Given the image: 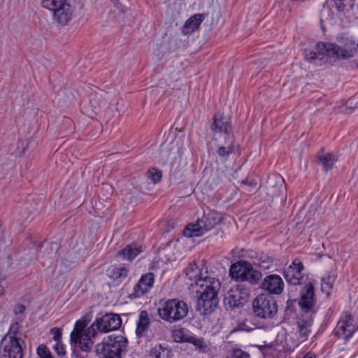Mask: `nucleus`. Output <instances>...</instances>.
<instances>
[{
    "label": "nucleus",
    "instance_id": "nucleus-11",
    "mask_svg": "<svg viewBox=\"0 0 358 358\" xmlns=\"http://www.w3.org/2000/svg\"><path fill=\"white\" fill-rule=\"evenodd\" d=\"M249 289L242 285L231 287L227 293L224 302L230 308L238 307L248 301L249 298Z\"/></svg>",
    "mask_w": 358,
    "mask_h": 358
},
{
    "label": "nucleus",
    "instance_id": "nucleus-34",
    "mask_svg": "<svg viewBox=\"0 0 358 358\" xmlns=\"http://www.w3.org/2000/svg\"><path fill=\"white\" fill-rule=\"evenodd\" d=\"M36 353L39 358H52L50 351L43 344H41L38 347Z\"/></svg>",
    "mask_w": 358,
    "mask_h": 358
},
{
    "label": "nucleus",
    "instance_id": "nucleus-19",
    "mask_svg": "<svg viewBox=\"0 0 358 358\" xmlns=\"http://www.w3.org/2000/svg\"><path fill=\"white\" fill-rule=\"evenodd\" d=\"M204 18L203 14H195L189 17L182 28V34L187 35L196 31Z\"/></svg>",
    "mask_w": 358,
    "mask_h": 358
},
{
    "label": "nucleus",
    "instance_id": "nucleus-35",
    "mask_svg": "<svg viewBox=\"0 0 358 358\" xmlns=\"http://www.w3.org/2000/svg\"><path fill=\"white\" fill-rule=\"evenodd\" d=\"M227 358H250V357L248 353L240 349H234Z\"/></svg>",
    "mask_w": 358,
    "mask_h": 358
},
{
    "label": "nucleus",
    "instance_id": "nucleus-6",
    "mask_svg": "<svg viewBox=\"0 0 358 358\" xmlns=\"http://www.w3.org/2000/svg\"><path fill=\"white\" fill-rule=\"evenodd\" d=\"M42 4L51 11L53 20L57 23L66 24L71 20L73 8L69 0H43Z\"/></svg>",
    "mask_w": 358,
    "mask_h": 358
},
{
    "label": "nucleus",
    "instance_id": "nucleus-43",
    "mask_svg": "<svg viewBox=\"0 0 358 358\" xmlns=\"http://www.w3.org/2000/svg\"><path fill=\"white\" fill-rule=\"evenodd\" d=\"M24 310V306L22 305H18L15 309V313H23Z\"/></svg>",
    "mask_w": 358,
    "mask_h": 358
},
{
    "label": "nucleus",
    "instance_id": "nucleus-8",
    "mask_svg": "<svg viewBox=\"0 0 358 358\" xmlns=\"http://www.w3.org/2000/svg\"><path fill=\"white\" fill-rule=\"evenodd\" d=\"M230 275L240 281H248L251 284L257 282L261 278V273L255 270L250 263L240 261L231 265Z\"/></svg>",
    "mask_w": 358,
    "mask_h": 358
},
{
    "label": "nucleus",
    "instance_id": "nucleus-39",
    "mask_svg": "<svg viewBox=\"0 0 358 358\" xmlns=\"http://www.w3.org/2000/svg\"><path fill=\"white\" fill-rule=\"evenodd\" d=\"M345 1V0H334V3L335 4V6L338 8H344L345 6L343 2Z\"/></svg>",
    "mask_w": 358,
    "mask_h": 358
},
{
    "label": "nucleus",
    "instance_id": "nucleus-25",
    "mask_svg": "<svg viewBox=\"0 0 358 358\" xmlns=\"http://www.w3.org/2000/svg\"><path fill=\"white\" fill-rule=\"evenodd\" d=\"M316 49L317 52L308 49L305 50L304 56L306 59L315 64H321L322 61L324 59L325 57H331L327 54H322L320 52L317 48Z\"/></svg>",
    "mask_w": 358,
    "mask_h": 358
},
{
    "label": "nucleus",
    "instance_id": "nucleus-37",
    "mask_svg": "<svg viewBox=\"0 0 358 358\" xmlns=\"http://www.w3.org/2000/svg\"><path fill=\"white\" fill-rule=\"evenodd\" d=\"M55 352L59 355H65V347L64 344L61 341L55 342V344L53 346Z\"/></svg>",
    "mask_w": 358,
    "mask_h": 358
},
{
    "label": "nucleus",
    "instance_id": "nucleus-22",
    "mask_svg": "<svg viewBox=\"0 0 358 358\" xmlns=\"http://www.w3.org/2000/svg\"><path fill=\"white\" fill-rule=\"evenodd\" d=\"M141 252V248L136 245H129L120 251L117 257L122 260L131 261Z\"/></svg>",
    "mask_w": 358,
    "mask_h": 358
},
{
    "label": "nucleus",
    "instance_id": "nucleus-9",
    "mask_svg": "<svg viewBox=\"0 0 358 358\" xmlns=\"http://www.w3.org/2000/svg\"><path fill=\"white\" fill-rule=\"evenodd\" d=\"M278 306L273 296L260 294L253 301V312L262 318L273 317L277 313Z\"/></svg>",
    "mask_w": 358,
    "mask_h": 358
},
{
    "label": "nucleus",
    "instance_id": "nucleus-48",
    "mask_svg": "<svg viewBox=\"0 0 358 358\" xmlns=\"http://www.w3.org/2000/svg\"><path fill=\"white\" fill-rule=\"evenodd\" d=\"M2 234H3L2 229L0 227V239L2 238Z\"/></svg>",
    "mask_w": 358,
    "mask_h": 358
},
{
    "label": "nucleus",
    "instance_id": "nucleus-27",
    "mask_svg": "<svg viewBox=\"0 0 358 358\" xmlns=\"http://www.w3.org/2000/svg\"><path fill=\"white\" fill-rule=\"evenodd\" d=\"M108 273L113 279H122L126 278L127 270L123 266H111L108 268Z\"/></svg>",
    "mask_w": 358,
    "mask_h": 358
},
{
    "label": "nucleus",
    "instance_id": "nucleus-5",
    "mask_svg": "<svg viewBox=\"0 0 358 358\" xmlns=\"http://www.w3.org/2000/svg\"><path fill=\"white\" fill-rule=\"evenodd\" d=\"M127 340L122 335L108 336L96 346L97 354L107 358H121V353L126 350Z\"/></svg>",
    "mask_w": 358,
    "mask_h": 358
},
{
    "label": "nucleus",
    "instance_id": "nucleus-36",
    "mask_svg": "<svg viewBox=\"0 0 358 358\" xmlns=\"http://www.w3.org/2000/svg\"><path fill=\"white\" fill-rule=\"evenodd\" d=\"M242 188L248 192H253L257 189V183L254 182L243 181Z\"/></svg>",
    "mask_w": 358,
    "mask_h": 358
},
{
    "label": "nucleus",
    "instance_id": "nucleus-7",
    "mask_svg": "<svg viewBox=\"0 0 358 358\" xmlns=\"http://www.w3.org/2000/svg\"><path fill=\"white\" fill-rule=\"evenodd\" d=\"M159 317L173 323L183 319L188 313L186 303L177 299L169 300L158 310Z\"/></svg>",
    "mask_w": 358,
    "mask_h": 358
},
{
    "label": "nucleus",
    "instance_id": "nucleus-26",
    "mask_svg": "<svg viewBox=\"0 0 358 358\" xmlns=\"http://www.w3.org/2000/svg\"><path fill=\"white\" fill-rule=\"evenodd\" d=\"M318 159L320 164L322 166V168L325 171H328L332 169L333 166L336 162V158L331 153L320 155L318 156Z\"/></svg>",
    "mask_w": 358,
    "mask_h": 358
},
{
    "label": "nucleus",
    "instance_id": "nucleus-40",
    "mask_svg": "<svg viewBox=\"0 0 358 358\" xmlns=\"http://www.w3.org/2000/svg\"><path fill=\"white\" fill-rule=\"evenodd\" d=\"M17 329H18V327H17V324H15L14 325H13V326L10 327V330H9V331H8V334L7 335H12V336H15V334H16V332H17Z\"/></svg>",
    "mask_w": 358,
    "mask_h": 358
},
{
    "label": "nucleus",
    "instance_id": "nucleus-44",
    "mask_svg": "<svg viewBox=\"0 0 358 358\" xmlns=\"http://www.w3.org/2000/svg\"><path fill=\"white\" fill-rule=\"evenodd\" d=\"M303 358H316L315 355L311 352L306 354Z\"/></svg>",
    "mask_w": 358,
    "mask_h": 358
},
{
    "label": "nucleus",
    "instance_id": "nucleus-3",
    "mask_svg": "<svg viewBox=\"0 0 358 358\" xmlns=\"http://www.w3.org/2000/svg\"><path fill=\"white\" fill-rule=\"evenodd\" d=\"M317 48L322 54L338 59H349L357 52L355 37L346 34L338 36L336 43L320 42L317 43Z\"/></svg>",
    "mask_w": 358,
    "mask_h": 358
},
{
    "label": "nucleus",
    "instance_id": "nucleus-1",
    "mask_svg": "<svg viewBox=\"0 0 358 358\" xmlns=\"http://www.w3.org/2000/svg\"><path fill=\"white\" fill-rule=\"evenodd\" d=\"M122 323L120 317L114 313H107L99 318L89 327L84 320L76 321L71 333V341L83 352H88L94 344L92 338L96 334V329L108 332L117 329Z\"/></svg>",
    "mask_w": 358,
    "mask_h": 358
},
{
    "label": "nucleus",
    "instance_id": "nucleus-17",
    "mask_svg": "<svg viewBox=\"0 0 358 358\" xmlns=\"http://www.w3.org/2000/svg\"><path fill=\"white\" fill-rule=\"evenodd\" d=\"M208 271L203 268L200 266L196 263L189 264V265L185 269V274L187 278L191 281L189 286L192 288L196 285L199 279L201 277H204L205 274H207Z\"/></svg>",
    "mask_w": 358,
    "mask_h": 358
},
{
    "label": "nucleus",
    "instance_id": "nucleus-24",
    "mask_svg": "<svg viewBox=\"0 0 358 358\" xmlns=\"http://www.w3.org/2000/svg\"><path fill=\"white\" fill-rule=\"evenodd\" d=\"M172 336L177 343H189L192 334L185 328H178L173 331Z\"/></svg>",
    "mask_w": 358,
    "mask_h": 358
},
{
    "label": "nucleus",
    "instance_id": "nucleus-12",
    "mask_svg": "<svg viewBox=\"0 0 358 358\" xmlns=\"http://www.w3.org/2000/svg\"><path fill=\"white\" fill-rule=\"evenodd\" d=\"M356 329V324L351 315L344 313L338 322L335 331L338 336L348 339L352 336Z\"/></svg>",
    "mask_w": 358,
    "mask_h": 358
},
{
    "label": "nucleus",
    "instance_id": "nucleus-20",
    "mask_svg": "<svg viewBox=\"0 0 358 358\" xmlns=\"http://www.w3.org/2000/svg\"><path fill=\"white\" fill-rule=\"evenodd\" d=\"M313 320L310 317H308L306 320L299 319L297 321V334L298 339L300 342H303L308 338L310 332V327L312 325Z\"/></svg>",
    "mask_w": 358,
    "mask_h": 358
},
{
    "label": "nucleus",
    "instance_id": "nucleus-46",
    "mask_svg": "<svg viewBox=\"0 0 358 358\" xmlns=\"http://www.w3.org/2000/svg\"><path fill=\"white\" fill-rule=\"evenodd\" d=\"M73 358H85V357H84L83 355H78V354H77V355H76L74 356V357H73Z\"/></svg>",
    "mask_w": 358,
    "mask_h": 358
},
{
    "label": "nucleus",
    "instance_id": "nucleus-30",
    "mask_svg": "<svg viewBox=\"0 0 358 358\" xmlns=\"http://www.w3.org/2000/svg\"><path fill=\"white\" fill-rule=\"evenodd\" d=\"M139 280L138 282L134 287V292L131 294V296L134 298H139L147 293L149 290Z\"/></svg>",
    "mask_w": 358,
    "mask_h": 358
},
{
    "label": "nucleus",
    "instance_id": "nucleus-33",
    "mask_svg": "<svg viewBox=\"0 0 358 358\" xmlns=\"http://www.w3.org/2000/svg\"><path fill=\"white\" fill-rule=\"evenodd\" d=\"M140 280L145 285L144 286L150 290L154 283V275L152 273H146L141 278Z\"/></svg>",
    "mask_w": 358,
    "mask_h": 358
},
{
    "label": "nucleus",
    "instance_id": "nucleus-18",
    "mask_svg": "<svg viewBox=\"0 0 358 358\" xmlns=\"http://www.w3.org/2000/svg\"><path fill=\"white\" fill-rule=\"evenodd\" d=\"M212 129L215 132L224 133L227 136L228 138H232V136L229 134L231 131V125L229 118L223 117L220 114H216L215 115Z\"/></svg>",
    "mask_w": 358,
    "mask_h": 358
},
{
    "label": "nucleus",
    "instance_id": "nucleus-45",
    "mask_svg": "<svg viewBox=\"0 0 358 358\" xmlns=\"http://www.w3.org/2000/svg\"><path fill=\"white\" fill-rule=\"evenodd\" d=\"M3 293H4V289L1 285H0V296H2L3 294Z\"/></svg>",
    "mask_w": 358,
    "mask_h": 358
},
{
    "label": "nucleus",
    "instance_id": "nucleus-23",
    "mask_svg": "<svg viewBox=\"0 0 358 358\" xmlns=\"http://www.w3.org/2000/svg\"><path fill=\"white\" fill-rule=\"evenodd\" d=\"M150 323L148 313L141 311L138 315V321L137 322L136 334L138 336H142L146 331Z\"/></svg>",
    "mask_w": 358,
    "mask_h": 358
},
{
    "label": "nucleus",
    "instance_id": "nucleus-32",
    "mask_svg": "<svg viewBox=\"0 0 358 358\" xmlns=\"http://www.w3.org/2000/svg\"><path fill=\"white\" fill-rule=\"evenodd\" d=\"M147 176L154 184L159 182L162 179L161 171L154 168L148 171Z\"/></svg>",
    "mask_w": 358,
    "mask_h": 358
},
{
    "label": "nucleus",
    "instance_id": "nucleus-13",
    "mask_svg": "<svg viewBox=\"0 0 358 358\" xmlns=\"http://www.w3.org/2000/svg\"><path fill=\"white\" fill-rule=\"evenodd\" d=\"M315 303V299L314 287L312 283L308 282L305 285L301 291V297L299 301V305L302 312L308 313L313 312Z\"/></svg>",
    "mask_w": 358,
    "mask_h": 358
},
{
    "label": "nucleus",
    "instance_id": "nucleus-28",
    "mask_svg": "<svg viewBox=\"0 0 358 358\" xmlns=\"http://www.w3.org/2000/svg\"><path fill=\"white\" fill-rule=\"evenodd\" d=\"M334 280L335 276L334 275H328L323 278L322 279L321 290L329 295Z\"/></svg>",
    "mask_w": 358,
    "mask_h": 358
},
{
    "label": "nucleus",
    "instance_id": "nucleus-16",
    "mask_svg": "<svg viewBox=\"0 0 358 358\" xmlns=\"http://www.w3.org/2000/svg\"><path fill=\"white\" fill-rule=\"evenodd\" d=\"M262 288L271 294H279L284 289V282L280 275H269L264 278Z\"/></svg>",
    "mask_w": 358,
    "mask_h": 358
},
{
    "label": "nucleus",
    "instance_id": "nucleus-41",
    "mask_svg": "<svg viewBox=\"0 0 358 358\" xmlns=\"http://www.w3.org/2000/svg\"><path fill=\"white\" fill-rule=\"evenodd\" d=\"M315 101V106H320V102L322 101V96H321V94H317L315 95V96L313 97Z\"/></svg>",
    "mask_w": 358,
    "mask_h": 358
},
{
    "label": "nucleus",
    "instance_id": "nucleus-38",
    "mask_svg": "<svg viewBox=\"0 0 358 358\" xmlns=\"http://www.w3.org/2000/svg\"><path fill=\"white\" fill-rule=\"evenodd\" d=\"M51 332L53 334V338L55 341H60L61 331H59V329L56 328L52 329Z\"/></svg>",
    "mask_w": 358,
    "mask_h": 358
},
{
    "label": "nucleus",
    "instance_id": "nucleus-14",
    "mask_svg": "<svg viewBox=\"0 0 358 358\" xmlns=\"http://www.w3.org/2000/svg\"><path fill=\"white\" fill-rule=\"evenodd\" d=\"M303 269V266L299 260L295 259L288 268L285 270L283 275L289 284L298 285L300 283L303 276L302 273Z\"/></svg>",
    "mask_w": 358,
    "mask_h": 358
},
{
    "label": "nucleus",
    "instance_id": "nucleus-10",
    "mask_svg": "<svg viewBox=\"0 0 358 358\" xmlns=\"http://www.w3.org/2000/svg\"><path fill=\"white\" fill-rule=\"evenodd\" d=\"M23 340L12 335H6L1 343V354L8 358H23Z\"/></svg>",
    "mask_w": 358,
    "mask_h": 358
},
{
    "label": "nucleus",
    "instance_id": "nucleus-42",
    "mask_svg": "<svg viewBox=\"0 0 358 358\" xmlns=\"http://www.w3.org/2000/svg\"><path fill=\"white\" fill-rule=\"evenodd\" d=\"M102 189L106 190L108 194H111L113 192L112 187L108 184H103L101 186Z\"/></svg>",
    "mask_w": 358,
    "mask_h": 358
},
{
    "label": "nucleus",
    "instance_id": "nucleus-4",
    "mask_svg": "<svg viewBox=\"0 0 358 358\" xmlns=\"http://www.w3.org/2000/svg\"><path fill=\"white\" fill-rule=\"evenodd\" d=\"M222 220V215L219 213L209 210L204 212L202 217L196 222L188 224L184 229V235L189 238L203 236L219 224Z\"/></svg>",
    "mask_w": 358,
    "mask_h": 358
},
{
    "label": "nucleus",
    "instance_id": "nucleus-15",
    "mask_svg": "<svg viewBox=\"0 0 358 358\" xmlns=\"http://www.w3.org/2000/svg\"><path fill=\"white\" fill-rule=\"evenodd\" d=\"M344 8H338L335 6L332 1H327L326 4L323 6L321 10V21L329 22L330 24H334L336 20L340 17L341 12Z\"/></svg>",
    "mask_w": 358,
    "mask_h": 358
},
{
    "label": "nucleus",
    "instance_id": "nucleus-21",
    "mask_svg": "<svg viewBox=\"0 0 358 358\" xmlns=\"http://www.w3.org/2000/svg\"><path fill=\"white\" fill-rule=\"evenodd\" d=\"M189 343H192L195 350L199 353L209 354L211 352L210 343L203 338L192 335Z\"/></svg>",
    "mask_w": 358,
    "mask_h": 358
},
{
    "label": "nucleus",
    "instance_id": "nucleus-2",
    "mask_svg": "<svg viewBox=\"0 0 358 358\" xmlns=\"http://www.w3.org/2000/svg\"><path fill=\"white\" fill-rule=\"evenodd\" d=\"M203 276L198 280L193 289L198 294L197 310L201 314L207 315L217 307L221 284L219 279L209 272Z\"/></svg>",
    "mask_w": 358,
    "mask_h": 358
},
{
    "label": "nucleus",
    "instance_id": "nucleus-47",
    "mask_svg": "<svg viewBox=\"0 0 358 358\" xmlns=\"http://www.w3.org/2000/svg\"><path fill=\"white\" fill-rule=\"evenodd\" d=\"M357 51L358 52V38H355Z\"/></svg>",
    "mask_w": 358,
    "mask_h": 358
},
{
    "label": "nucleus",
    "instance_id": "nucleus-31",
    "mask_svg": "<svg viewBox=\"0 0 358 358\" xmlns=\"http://www.w3.org/2000/svg\"><path fill=\"white\" fill-rule=\"evenodd\" d=\"M233 138H228L227 145L220 146L217 150V154L220 157H226L228 156L230 153L233 152Z\"/></svg>",
    "mask_w": 358,
    "mask_h": 358
},
{
    "label": "nucleus",
    "instance_id": "nucleus-29",
    "mask_svg": "<svg viewBox=\"0 0 358 358\" xmlns=\"http://www.w3.org/2000/svg\"><path fill=\"white\" fill-rule=\"evenodd\" d=\"M168 351L161 345L155 346L150 352V358H165Z\"/></svg>",
    "mask_w": 358,
    "mask_h": 358
}]
</instances>
